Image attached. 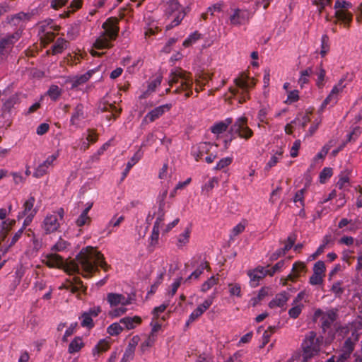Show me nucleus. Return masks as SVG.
Returning <instances> with one entry per match:
<instances>
[{"instance_id":"2f4dec72","label":"nucleus","mask_w":362,"mask_h":362,"mask_svg":"<svg viewBox=\"0 0 362 362\" xmlns=\"http://www.w3.org/2000/svg\"><path fill=\"white\" fill-rule=\"evenodd\" d=\"M269 293V288H262L257 296L252 298L249 301V305L255 307L257 306Z\"/></svg>"},{"instance_id":"3c124183","label":"nucleus","mask_w":362,"mask_h":362,"mask_svg":"<svg viewBox=\"0 0 362 362\" xmlns=\"http://www.w3.org/2000/svg\"><path fill=\"white\" fill-rule=\"evenodd\" d=\"M199 38H200V34L197 32H194L192 34H191L190 35H189V37L186 40H185L182 45L184 47H188L191 46L192 45H193Z\"/></svg>"},{"instance_id":"393cba45","label":"nucleus","mask_w":362,"mask_h":362,"mask_svg":"<svg viewBox=\"0 0 362 362\" xmlns=\"http://www.w3.org/2000/svg\"><path fill=\"white\" fill-rule=\"evenodd\" d=\"M141 322V318L139 316L124 317L119 320L124 327L128 330L134 329Z\"/></svg>"},{"instance_id":"7c9ffc66","label":"nucleus","mask_w":362,"mask_h":362,"mask_svg":"<svg viewBox=\"0 0 362 362\" xmlns=\"http://www.w3.org/2000/svg\"><path fill=\"white\" fill-rule=\"evenodd\" d=\"M31 15L28 13L20 12L16 15L11 16L8 21L14 25H18L21 22L29 21Z\"/></svg>"},{"instance_id":"603ef678","label":"nucleus","mask_w":362,"mask_h":362,"mask_svg":"<svg viewBox=\"0 0 362 362\" xmlns=\"http://www.w3.org/2000/svg\"><path fill=\"white\" fill-rule=\"evenodd\" d=\"M293 307L288 310V315L291 317L296 319L301 313L303 304H293Z\"/></svg>"},{"instance_id":"c9c22d12","label":"nucleus","mask_w":362,"mask_h":362,"mask_svg":"<svg viewBox=\"0 0 362 362\" xmlns=\"http://www.w3.org/2000/svg\"><path fill=\"white\" fill-rule=\"evenodd\" d=\"M162 82V76H158L155 79L151 81L148 85V88L145 93H144L142 97L146 98L147 94H150L154 92L158 86L160 85Z\"/></svg>"},{"instance_id":"774afa93","label":"nucleus","mask_w":362,"mask_h":362,"mask_svg":"<svg viewBox=\"0 0 362 362\" xmlns=\"http://www.w3.org/2000/svg\"><path fill=\"white\" fill-rule=\"evenodd\" d=\"M134 351V350L127 347L121 359V362H129L130 361L133 360Z\"/></svg>"},{"instance_id":"6e6552de","label":"nucleus","mask_w":362,"mask_h":362,"mask_svg":"<svg viewBox=\"0 0 362 362\" xmlns=\"http://www.w3.org/2000/svg\"><path fill=\"white\" fill-rule=\"evenodd\" d=\"M64 214V209L59 208L52 214L46 215L41 224V228L46 235L53 233L59 230Z\"/></svg>"},{"instance_id":"ddd939ff","label":"nucleus","mask_w":362,"mask_h":362,"mask_svg":"<svg viewBox=\"0 0 362 362\" xmlns=\"http://www.w3.org/2000/svg\"><path fill=\"white\" fill-rule=\"evenodd\" d=\"M345 80V78H341L338 81V83L335 86H334L329 94L322 103V110L324 109L327 105H334L337 103L339 100V95L343 92L344 89L346 88V84H344Z\"/></svg>"},{"instance_id":"b1692460","label":"nucleus","mask_w":362,"mask_h":362,"mask_svg":"<svg viewBox=\"0 0 362 362\" xmlns=\"http://www.w3.org/2000/svg\"><path fill=\"white\" fill-rule=\"evenodd\" d=\"M288 300V295L286 292L279 293L269 303L270 308H282Z\"/></svg>"},{"instance_id":"a18cd8bd","label":"nucleus","mask_w":362,"mask_h":362,"mask_svg":"<svg viewBox=\"0 0 362 362\" xmlns=\"http://www.w3.org/2000/svg\"><path fill=\"white\" fill-rule=\"evenodd\" d=\"M362 131L360 127H356L353 129L351 133L347 135V139L345 142L351 143L356 141L361 136Z\"/></svg>"},{"instance_id":"f257e3e1","label":"nucleus","mask_w":362,"mask_h":362,"mask_svg":"<svg viewBox=\"0 0 362 362\" xmlns=\"http://www.w3.org/2000/svg\"><path fill=\"white\" fill-rule=\"evenodd\" d=\"M98 267L107 272L110 266L105 261L103 255L92 247L83 248L74 260L67 264V271L82 274L88 278L98 271Z\"/></svg>"},{"instance_id":"a211bd4d","label":"nucleus","mask_w":362,"mask_h":362,"mask_svg":"<svg viewBox=\"0 0 362 362\" xmlns=\"http://www.w3.org/2000/svg\"><path fill=\"white\" fill-rule=\"evenodd\" d=\"M318 316H322V326L323 329H326L336 320L337 315L334 310H328L323 313L321 310H317L315 313V317Z\"/></svg>"},{"instance_id":"412c9836","label":"nucleus","mask_w":362,"mask_h":362,"mask_svg":"<svg viewBox=\"0 0 362 362\" xmlns=\"http://www.w3.org/2000/svg\"><path fill=\"white\" fill-rule=\"evenodd\" d=\"M91 75L92 73L90 71H88L81 76H76L71 78H67L65 82L66 83H69L71 84V88L74 89L78 86L86 83L91 77Z\"/></svg>"},{"instance_id":"5fc2aeb1","label":"nucleus","mask_w":362,"mask_h":362,"mask_svg":"<svg viewBox=\"0 0 362 362\" xmlns=\"http://www.w3.org/2000/svg\"><path fill=\"white\" fill-rule=\"evenodd\" d=\"M276 327H269V328L264 331L262 335V347H264L269 341L271 336L275 332Z\"/></svg>"},{"instance_id":"de8ad7c7","label":"nucleus","mask_w":362,"mask_h":362,"mask_svg":"<svg viewBox=\"0 0 362 362\" xmlns=\"http://www.w3.org/2000/svg\"><path fill=\"white\" fill-rule=\"evenodd\" d=\"M329 50V37L327 35H323L321 38L320 54L325 57Z\"/></svg>"},{"instance_id":"49530a36","label":"nucleus","mask_w":362,"mask_h":362,"mask_svg":"<svg viewBox=\"0 0 362 362\" xmlns=\"http://www.w3.org/2000/svg\"><path fill=\"white\" fill-rule=\"evenodd\" d=\"M305 192V188L297 191L293 199V202L295 204L300 203L301 208H303L305 206L304 198Z\"/></svg>"},{"instance_id":"58836bf2","label":"nucleus","mask_w":362,"mask_h":362,"mask_svg":"<svg viewBox=\"0 0 362 362\" xmlns=\"http://www.w3.org/2000/svg\"><path fill=\"white\" fill-rule=\"evenodd\" d=\"M218 283V279L212 276L202 284L201 286V291L206 293Z\"/></svg>"},{"instance_id":"79ce46f5","label":"nucleus","mask_w":362,"mask_h":362,"mask_svg":"<svg viewBox=\"0 0 362 362\" xmlns=\"http://www.w3.org/2000/svg\"><path fill=\"white\" fill-rule=\"evenodd\" d=\"M121 323H112L107 328V332L111 336H117L120 334L124 327L120 325Z\"/></svg>"},{"instance_id":"864d4df0","label":"nucleus","mask_w":362,"mask_h":362,"mask_svg":"<svg viewBox=\"0 0 362 362\" xmlns=\"http://www.w3.org/2000/svg\"><path fill=\"white\" fill-rule=\"evenodd\" d=\"M285 265V261L281 260L278 262L270 269H266L268 275L272 276L275 273L280 272Z\"/></svg>"},{"instance_id":"9b49d317","label":"nucleus","mask_w":362,"mask_h":362,"mask_svg":"<svg viewBox=\"0 0 362 362\" xmlns=\"http://www.w3.org/2000/svg\"><path fill=\"white\" fill-rule=\"evenodd\" d=\"M231 132L240 138L245 140L253 136V131L247 125V118L245 116L238 117L231 127Z\"/></svg>"},{"instance_id":"423d86ee","label":"nucleus","mask_w":362,"mask_h":362,"mask_svg":"<svg viewBox=\"0 0 362 362\" xmlns=\"http://www.w3.org/2000/svg\"><path fill=\"white\" fill-rule=\"evenodd\" d=\"M132 298L127 295L117 293H109L107 295V301L110 304L111 308H113L109 312V316L115 318L124 315L127 312V308L124 307L132 303Z\"/></svg>"},{"instance_id":"4d7b16f0","label":"nucleus","mask_w":362,"mask_h":362,"mask_svg":"<svg viewBox=\"0 0 362 362\" xmlns=\"http://www.w3.org/2000/svg\"><path fill=\"white\" fill-rule=\"evenodd\" d=\"M103 111H107L111 112V115L114 117V119H115L120 114L121 110L117 109L112 104H107L105 105L104 107H103Z\"/></svg>"},{"instance_id":"37998d69","label":"nucleus","mask_w":362,"mask_h":362,"mask_svg":"<svg viewBox=\"0 0 362 362\" xmlns=\"http://www.w3.org/2000/svg\"><path fill=\"white\" fill-rule=\"evenodd\" d=\"M80 318L81 320V325L82 327H87L88 329L93 327V321L92 317L90 316V314L83 313Z\"/></svg>"},{"instance_id":"c85d7f7f","label":"nucleus","mask_w":362,"mask_h":362,"mask_svg":"<svg viewBox=\"0 0 362 362\" xmlns=\"http://www.w3.org/2000/svg\"><path fill=\"white\" fill-rule=\"evenodd\" d=\"M334 15L338 21H342L346 26H349L353 18V15L351 12L343 9H338L335 11Z\"/></svg>"},{"instance_id":"4c0bfd02","label":"nucleus","mask_w":362,"mask_h":362,"mask_svg":"<svg viewBox=\"0 0 362 362\" xmlns=\"http://www.w3.org/2000/svg\"><path fill=\"white\" fill-rule=\"evenodd\" d=\"M156 339H157V337H156L154 335L148 334V336L146 337V339L141 344V346H140L141 351L143 353H144L149 348L152 347L154 345Z\"/></svg>"},{"instance_id":"8fccbe9b","label":"nucleus","mask_w":362,"mask_h":362,"mask_svg":"<svg viewBox=\"0 0 362 362\" xmlns=\"http://www.w3.org/2000/svg\"><path fill=\"white\" fill-rule=\"evenodd\" d=\"M333 146V141H329L327 144H325L321 149V151L317 153L315 159H323L327 154L330 148Z\"/></svg>"},{"instance_id":"c756f323","label":"nucleus","mask_w":362,"mask_h":362,"mask_svg":"<svg viewBox=\"0 0 362 362\" xmlns=\"http://www.w3.org/2000/svg\"><path fill=\"white\" fill-rule=\"evenodd\" d=\"M251 281L258 283L259 280L262 279L267 275L266 268L257 267L252 272L248 273Z\"/></svg>"},{"instance_id":"338daca9","label":"nucleus","mask_w":362,"mask_h":362,"mask_svg":"<svg viewBox=\"0 0 362 362\" xmlns=\"http://www.w3.org/2000/svg\"><path fill=\"white\" fill-rule=\"evenodd\" d=\"M9 231V223L7 221H3L0 224V240H4Z\"/></svg>"},{"instance_id":"a19ab883","label":"nucleus","mask_w":362,"mask_h":362,"mask_svg":"<svg viewBox=\"0 0 362 362\" xmlns=\"http://www.w3.org/2000/svg\"><path fill=\"white\" fill-rule=\"evenodd\" d=\"M66 40H65L63 38H58L55 42V44L53 45L52 47V54H57L59 53L62 52V51L66 48Z\"/></svg>"},{"instance_id":"7ed1b4c3","label":"nucleus","mask_w":362,"mask_h":362,"mask_svg":"<svg viewBox=\"0 0 362 362\" xmlns=\"http://www.w3.org/2000/svg\"><path fill=\"white\" fill-rule=\"evenodd\" d=\"M119 21L117 18H107L102 25L103 32L97 38L94 47L98 49H107L112 46V41L116 40L119 33Z\"/></svg>"},{"instance_id":"0e129e2a","label":"nucleus","mask_w":362,"mask_h":362,"mask_svg":"<svg viewBox=\"0 0 362 362\" xmlns=\"http://www.w3.org/2000/svg\"><path fill=\"white\" fill-rule=\"evenodd\" d=\"M351 7H352L351 3L346 1H344V0H341V1L338 0L335 2V4H334V8L336 9V11H337L338 9H343L344 11H348Z\"/></svg>"},{"instance_id":"f8f14e48","label":"nucleus","mask_w":362,"mask_h":362,"mask_svg":"<svg viewBox=\"0 0 362 362\" xmlns=\"http://www.w3.org/2000/svg\"><path fill=\"white\" fill-rule=\"evenodd\" d=\"M251 18L250 13L246 9H233L229 15L228 22L230 25L240 26L248 23Z\"/></svg>"},{"instance_id":"4468645a","label":"nucleus","mask_w":362,"mask_h":362,"mask_svg":"<svg viewBox=\"0 0 362 362\" xmlns=\"http://www.w3.org/2000/svg\"><path fill=\"white\" fill-rule=\"evenodd\" d=\"M59 156V151H55L52 155L49 156L46 160L40 163L35 170L33 176L37 178H40L47 173H48L49 169L53 168L54 162Z\"/></svg>"},{"instance_id":"f03ea898","label":"nucleus","mask_w":362,"mask_h":362,"mask_svg":"<svg viewBox=\"0 0 362 362\" xmlns=\"http://www.w3.org/2000/svg\"><path fill=\"white\" fill-rule=\"evenodd\" d=\"M168 83L170 86H177L174 93H185V98L192 95L193 78L192 74L180 68H176L171 71L169 76Z\"/></svg>"},{"instance_id":"c03bdc74","label":"nucleus","mask_w":362,"mask_h":362,"mask_svg":"<svg viewBox=\"0 0 362 362\" xmlns=\"http://www.w3.org/2000/svg\"><path fill=\"white\" fill-rule=\"evenodd\" d=\"M62 94V90L57 85H52L47 90V95L53 100H57Z\"/></svg>"},{"instance_id":"a878e982","label":"nucleus","mask_w":362,"mask_h":362,"mask_svg":"<svg viewBox=\"0 0 362 362\" xmlns=\"http://www.w3.org/2000/svg\"><path fill=\"white\" fill-rule=\"evenodd\" d=\"M191 228L187 227L177 238L176 246L179 249H183L189 242Z\"/></svg>"},{"instance_id":"cd10ccee","label":"nucleus","mask_w":362,"mask_h":362,"mask_svg":"<svg viewBox=\"0 0 362 362\" xmlns=\"http://www.w3.org/2000/svg\"><path fill=\"white\" fill-rule=\"evenodd\" d=\"M110 346V339H103L98 341L92 350L94 356H99L100 354L107 351Z\"/></svg>"},{"instance_id":"9d476101","label":"nucleus","mask_w":362,"mask_h":362,"mask_svg":"<svg viewBox=\"0 0 362 362\" xmlns=\"http://www.w3.org/2000/svg\"><path fill=\"white\" fill-rule=\"evenodd\" d=\"M35 197L30 195L23 202L22 211L18 213V219L25 217L23 221V228H26L30 224L39 210V207L35 206Z\"/></svg>"},{"instance_id":"72a5a7b5","label":"nucleus","mask_w":362,"mask_h":362,"mask_svg":"<svg viewBox=\"0 0 362 362\" xmlns=\"http://www.w3.org/2000/svg\"><path fill=\"white\" fill-rule=\"evenodd\" d=\"M209 268L210 267L209 263L206 261H202L199 265L198 268L194 271L187 279H185V281H187L192 279H197L203 273L204 269Z\"/></svg>"},{"instance_id":"13d9d810","label":"nucleus","mask_w":362,"mask_h":362,"mask_svg":"<svg viewBox=\"0 0 362 362\" xmlns=\"http://www.w3.org/2000/svg\"><path fill=\"white\" fill-rule=\"evenodd\" d=\"M229 293L230 296L241 297V287L238 284H229Z\"/></svg>"},{"instance_id":"6e6d98bb","label":"nucleus","mask_w":362,"mask_h":362,"mask_svg":"<svg viewBox=\"0 0 362 362\" xmlns=\"http://www.w3.org/2000/svg\"><path fill=\"white\" fill-rule=\"evenodd\" d=\"M90 221L91 219L88 215L84 213H81L78 218L76 219V224L77 226L81 227L83 226L90 224Z\"/></svg>"},{"instance_id":"5701e85b","label":"nucleus","mask_w":362,"mask_h":362,"mask_svg":"<svg viewBox=\"0 0 362 362\" xmlns=\"http://www.w3.org/2000/svg\"><path fill=\"white\" fill-rule=\"evenodd\" d=\"M284 153V151L282 147H279L276 151H273V153L267 163L264 170L269 171L275 166L282 159Z\"/></svg>"},{"instance_id":"f3484780","label":"nucleus","mask_w":362,"mask_h":362,"mask_svg":"<svg viewBox=\"0 0 362 362\" xmlns=\"http://www.w3.org/2000/svg\"><path fill=\"white\" fill-rule=\"evenodd\" d=\"M171 107V104H165L158 106L148 112L144 117V121L146 122H153L161 117L165 112H168Z\"/></svg>"},{"instance_id":"bb28decb","label":"nucleus","mask_w":362,"mask_h":362,"mask_svg":"<svg viewBox=\"0 0 362 362\" xmlns=\"http://www.w3.org/2000/svg\"><path fill=\"white\" fill-rule=\"evenodd\" d=\"M233 122L232 118H227L223 121L215 123L211 127V132L215 134H219L226 131L228 126Z\"/></svg>"},{"instance_id":"20e7f679","label":"nucleus","mask_w":362,"mask_h":362,"mask_svg":"<svg viewBox=\"0 0 362 362\" xmlns=\"http://www.w3.org/2000/svg\"><path fill=\"white\" fill-rule=\"evenodd\" d=\"M163 8L169 23L166 30H170L180 24L186 13L177 0H163Z\"/></svg>"},{"instance_id":"aec40b11","label":"nucleus","mask_w":362,"mask_h":362,"mask_svg":"<svg viewBox=\"0 0 362 362\" xmlns=\"http://www.w3.org/2000/svg\"><path fill=\"white\" fill-rule=\"evenodd\" d=\"M211 146L210 143H200L192 148V155L198 161L204 154H207L209 152Z\"/></svg>"},{"instance_id":"052dcab7","label":"nucleus","mask_w":362,"mask_h":362,"mask_svg":"<svg viewBox=\"0 0 362 362\" xmlns=\"http://www.w3.org/2000/svg\"><path fill=\"white\" fill-rule=\"evenodd\" d=\"M305 272V264L302 262H296L293 264L292 272L299 277L300 273Z\"/></svg>"},{"instance_id":"ea45409f","label":"nucleus","mask_w":362,"mask_h":362,"mask_svg":"<svg viewBox=\"0 0 362 362\" xmlns=\"http://www.w3.org/2000/svg\"><path fill=\"white\" fill-rule=\"evenodd\" d=\"M155 214L156 216V219L153 226H157V228H160L163 226V221L165 220V207H161L158 206V211Z\"/></svg>"},{"instance_id":"bf43d9fd","label":"nucleus","mask_w":362,"mask_h":362,"mask_svg":"<svg viewBox=\"0 0 362 362\" xmlns=\"http://www.w3.org/2000/svg\"><path fill=\"white\" fill-rule=\"evenodd\" d=\"M325 272V264L322 261L317 262L313 267V273L316 274H319L320 276H324Z\"/></svg>"},{"instance_id":"09e8293b","label":"nucleus","mask_w":362,"mask_h":362,"mask_svg":"<svg viewBox=\"0 0 362 362\" xmlns=\"http://www.w3.org/2000/svg\"><path fill=\"white\" fill-rule=\"evenodd\" d=\"M218 179L217 177H213L210 178L209 180L202 186V192H209L214 188V187L218 184Z\"/></svg>"},{"instance_id":"0eeeda50","label":"nucleus","mask_w":362,"mask_h":362,"mask_svg":"<svg viewBox=\"0 0 362 362\" xmlns=\"http://www.w3.org/2000/svg\"><path fill=\"white\" fill-rule=\"evenodd\" d=\"M322 343V337L317 336L315 332L311 331L307 333L302 343L304 357L308 358L317 355L320 350Z\"/></svg>"},{"instance_id":"2eb2a0df","label":"nucleus","mask_w":362,"mask_h":362,"mask_svg":"<svg viewBox=\"0 0 362 362\" xmlns=\"http://www.w3.org/2000/svg\"><path fill=\"white\" fill-rule=\"evenodd\" d=\"M215 296H210L199 305L189 316L187 324L192 323L200 317L213 304Z\"/></svg>"},{"instance_id":"39448f33","label":"nucleus","mask_w":362,"mask_h":362,"mask_svg":"<svg viewBox=\"0 0 362 362\" xmlns=\"http://www.w3.org/2000/svg\"><path fill=\"white\" fill-rule=\"evenodd\" d=\"M234 83L239 89L230 88V91L237 95L238 103L243 104L250 99L249 90L255 86L256 81L246 73H241L234 79Z\"/></svg>"},{"instance_id":"473e14b6","label":"nucleus","mask_w":362,"mask_h":362,"mask_svg":"<svg viewBox=\"0 0 362 362\" xmlns=\"http://www.w3.org/2000/svg\"><path fill=\"white\" fill-rule=\"evenodd\" d=\"M84 346L81 337H75L69 344L68 351L69 354L78 352Z\"/></svg>"},{"instance_id":"1a4fd4ad","label":"nucleus","mask_w":362,"mask_h":362,"mask_svg":"<svg viewBox=\"0 0 362 362\" xmlns=\"http://www.w3.org/2000/svg\"><path fill=\"white\" fill-rule=\"evenodd\" d=\"M21 37V33L19 30L0 35V61L6 58L11 49Z\"/></svg>"},{"instance_id":"e433bc0d","label":"nucleus","mask_w":362,"mask_h":362,"mask_svg":"<svg viewBox=\"0 0 362 362\" xmlns=\"http://www.w3.org/2000/svg\"><path fill=\"white\" fill-rule=\"evenodd\" d=\"M313 74V69L310 67L300 71V76L298 79V84L301 88L309 82V78Z\"/></svg>"},{"instance_id":"680f3d73","label":"nucleus","mask_w":362,"mask_h":362,"mask_svg":"<svg viewBox=\"0 0 362 362\" xmlns=\"http://www.w3.org/2000/svg\"><path fill=\"white\" fill-rule=\"evenodd\" d=\"M70 291L72 293H76L81 291L82 293H85L86 291V287L83 286L82 281L78 279L76 281L75 285H71L69 286Z\"/></svg>"},{"instance_id":"6ab92c4d","label":"nucleus","mask_w":362,"mask_h":362,"mask_svg":"<svg viewBox=\"0 0 362 362\" xmlns=\"http://www.w3.org/2000/svg\"><path fill=\"white\" fill-rule=\"evenodd\" d=\"M84 106L81 103H78L74 109V112L70 119V124L74 127H78L79 122L85 119Z\"/></svg>"},{"instance_id":"4be33fe9","label":"nucleus","mask_w":362,"mask_h":362,"mask_svg":"<svg viewBox=\"0 0 362 362\" xmlns=\"http://www.w3.org/2000/svg\"><path fill=\"white\" fill-rule=\"evenodd\" d=\"M42 262L50 268L60 267L63 265L62 258L57 254L46 255L42 259Z\"/></svg>"},{"instance_id":"e2e57ef3","label":"nucleus","mask_w":362,"mask_h":362,"mask_svg":"<svg viewBox=\"0 0 362 362\" xmlns=\"http://www.w3.org/2000/svg\"><path fill=\"white\" fill-rule=\"evenodd\" d=\"M233 158L230 157H226L221 159L215 167V170H221L231 164Z\"/></svg>"},{"instance_id":"69168bd1","label":"nucleus","mask_w":362,"mask_h":362,"mask_svg":"<svg viewBox=\"0 0 362 362\" xmlns=\"http://www.w3.org/2000/svg\"><path fill=\"white\" fill-rule=\"evenodd\" d=\"M69 245V244L66 240L60 238L57 243L53 245L52 250L54 251L61 252L66 249Z\"/></svg>"},{"instance_id":"dca6fc26","label":"nucleus","mask_w":362,"mask_h":362,"mask_svg":"<svg viewBox=\"0 0 362 362\" xmlns=\"http://www.w3.org/2000/svg\"><path fill=\"white\" fill-rule=\"evenodd\" d=\"M51 23H52V20L45 21L40 23L38 27L39 35L47 43L52 42L55 36L53 32L52 26H49Z\"/></svg>"},{"instance_id":"f704fd0d","label":"nucleus","mask_w":362,"mask_h":362,"mask_svg":"<svg viewBox=\"0 0 362 362\" xmlns=\"http://www.w3.org/2000/svg\"><path fill=\"white\" fill-rule=\"evenodd\" d=\"M247 221H243L233 228L230 233V240H233L235 238L241 234L245 229Z\"/></svg>"}]
</instances>
